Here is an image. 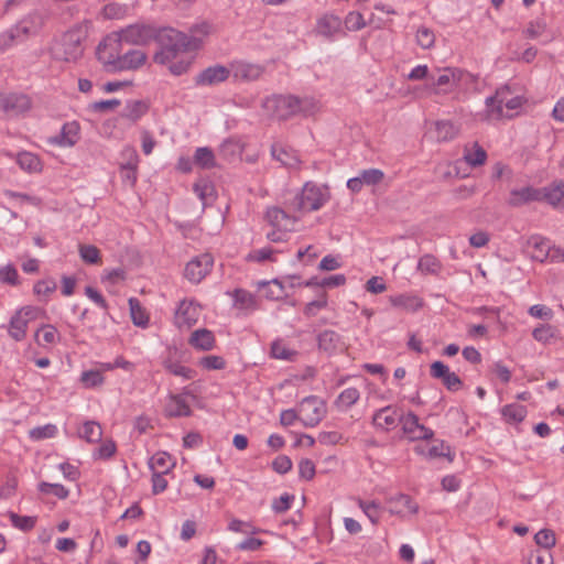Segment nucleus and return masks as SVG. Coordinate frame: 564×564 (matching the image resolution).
<instances>
[{
  "instance_id": "32",
  "label": "nucleus",
  "mask_w": 564,
  "mask_h": 564,
  "mask_svg": "<svg viewBox=\"0 0 564 564\" xmlns=\"http://www.w3.org/2000/svg\"><path fill=\"white\" fill-rule=\"evenodd\" d=\"M389 301L395 307H401L412 312L417 311L423 305L422 299L411 294H399L390 296Z\"/></svg>"
},
{
  "instance_id": "42",
  "label": "nucleus",
  "mask_w": 564,
  "mask_h": 564,
  "mask_svg": "<svg viewBox=\"0 0 564 564\" xmlns=\"http://www.w3.org/2000/svg\"><path fill=\"white\" fill-rule=\"evenodd\" d=\"M194 162L202 169H212L216 165L215 155L209 148H197L194 154Z\"/></svg>"
},
{
  "instance_id": "13",
  "label": "nucleus",
  "mask_w": 564,
  "mask_h": 564,
  "mask_svg": "<svg viewBox=\"0 0 564 564\" xmlns=\"http://www.w3.org/2000/svg\"><path fill=\"white\" fill-rule=\"evenodd\" d=\"M284 210L280 207H270L265 213L268 223L279 230L291 231L295 224L301 219L297 213L291 212L288 207Z\"/></svg>"
},
{
  "instance_id": "59",
  "label": "nucleus",
  "mask_w": 564,
  "mask_h": 564,
  "mask_svg": "<svg viewBox=\"0 0 564 564\" xmlns=\"http://www.w3.org/2000/svg\"><path fill=\"white\" fill-rule=\"evenodd\" d=\"M345 26L349 31H358L366 26V21L361 13L349 12L345 18Z\"/></svg>"
},
{
  "instance_id": "58",
  "label": "nucleus",
  "mask_w": 564,
  "mask_h": 564,
  "mask_svg": "<svg viewBox=\"0 0 564 564\" xmlns=\"http://www.w3.org/2000/svg\"><path fill=\"white\" fill-rule=\"evenodd\" d=\"M165 368L172 375L183 377L185 379H192L195 373V371L192 370L191 368H187V367L182 366L181 364L174 362V361H166Z\"/></svg>"
},
{
  "instance_id": "49",
  "label": "nucleus",
  "mask_w": 564,
  "mask_h": 564,
  "mask_svg": "<svg viewBox=\"0 0 564 564\" xmlns=\"http://www.w3.org/2000/svg\"><path fill=\"white\" fill-rule=\"evenodd\" d=\"M9 518L14 528L22 531H30L36 523V517L19 516L14 512H9Z\"/></svg>"
},
{
  "instance_id": "1",
  "label": "nucleus",
  "mask_w": 564,
  "mask_h": 564,
  "mask_svg": "<svg viewBox=\"0 0 564 564\" xmlns=\"http://www.w3.org/2000/svg\"><path fill=\"white\" fill-rule=\"evenodd\" d=\"M155 42L159 50L153 55L154 63L169 65V70L175 76L188 72L194 61L192 52L200 45V41L196 37L172 28L160 29Z\"/></svg>"
},
{
  "instance_id": "50",
  "label": "nucleus",
  "mask_w": 564,
  "mask_h": 564,
  "mask_svg": "<svg viewBox=\"0 0 564 564\" xmlns=\"http://www.w3.org/2000/svg\"><path fill=\"white\" fill-rule=\"evenodd\" d=\"M555 327L550 324H543L535 327L532 332L533 338L542 344H547L555 337Z\"/></svg>"
},
{
  "instance_id": "15",
  "label": "nucleus",
  "mask_w": 564,
  "mask_h": 564,
  "mask_svg": "<svg viewBox=\"0 0 564 564\" xmlns=\"http://www.w3.org/2000/svg\"><path fill=\"white\" fill-rule=\"evenodd\" d=\"M400 423L404 434L412 441L430 440L434 435L431 429L420 423L417 415L413 412L402 415Z\"/></svg>"
},
{
  "instance_id": "57",
  "label": "nucleus",
  "mask_w": 564,
  "mask_h": 564,
  "mask_svg": "<svg viewBox=\"0 0 564 564\" xmlns=\"http://www.w3.org/2000/svg\"><path fill=\"white\" fill-rule=\"evenodd\" d=\"M39 489L43 494H52L59 499H65L68 496V490L59 484L41 482Z\"/></svg>"
},
{
  "instance_id": "28",
  "label": "nucleus",
  "mask_w": 564,
  "mask_h": 564,
  "mask_svg": "<svg viewBox=\"0 0 564 564\" xmlns=\"http://www.w3.org/2000/svg\"><path fill=\"white\" fill-rule=\"evenodd\" d=\"M271 152L273 158L280 161L284 166L290 169H297L300 166L301 161L296 151L279 145H273Z\"/></svg>"
},
{
  "instance_id": "51",
  "label": "nucleus",
  "mask_w": 564,
  "mask_h": 564,
  "mask_svg": "<svg viewBox=\"0 0 564 564\" xmlns=\"http://www.w3.org/2000/svg\"><path fill=\"white\" fill-rule=\"evenodd\" d=\"M121 154L124 160L120 164L121 171L137 170L139 163V156L137 151L131 147H127L122 150Z\"/></svg>"
},
{
  "instance_id": "10",
  "label": "nucleus",
  "mask_w": 564,
  "mask_h": 564,
  "mask_svg": "<svg viewBox=\"0 0 564 564\" xmlns=\"http://www.w3.org/2000/svg\"><path fill=\"white\" fill-rule=\"evenodd\" d=\"M297 411L304 426L314 427L326 415V405L319 398L310 395L301 401Z\"/></svg>"
},
{
  "instance_id": "29",
  "label": "nucleus",
  "mask_w": 564,
  "mask_h": 564,
  "mask_svg": "<svg viewBox=\"0 0 564 564\" xmlns=\"http://www.w3.org/2000/svg\"><path fill=\"white\" fill-rule=\"evenodd\" d=\"M167 416H189L192 410L182 395H170L169 402L165 406Z\"/></svg>"
},
{
  "instance_id": "16",
  "label": "nucleus",
  "mask_w": 564,
  "mask_h": 564,
  "mask_svg": "<svg viewBox=\"0 0 564 564\" xmlns=\"http://www.w3.org/2000/svg\"><path fill=\"white\" fill-rule=\"evenodd\" d=\"M543 200V191L533 186H524L510 191L508 205L511 207H520L522 205Z\"/></svg>"
},
{
  "instance_id": "22",
  "label": "nucleus",
  "mask_w": 564,
  "mask_h": 564,
  "mask_svg": "<svg viewBox=\"0 0 564 564\" xmlns=\"http://www.w3.org/2000/svg\"><path fill=\"white\" fill-rule=\"evenodd\" d=\"M79 124L76 121L63 124L61 133L51 139V142L58 147H73L79 140Z\"/></svg>"
},
{
  "instance_id": "24",
  "label": "nucleus",
  "mask_w": 564,
  "mask_h": 564,
  "mask_svg": "<svg viewBox=\"0 0 564 564\" xmlns=\"http://www.w3.org/2000/svg\"><path fill=\"white\" fill-rule=\"evenodd\" d=\"M148 55L141 50H131L122 53L116 70H132L138 69L145 64Z\"/></svg>"
},
{
  "instance_id": "4",
  "label": "nucleus",
  "mask_w": 564,
  "mask_h": 564,
  "mask_svg": "<svg viewBox=\"0 0 564 564\" xmlns=\"http://www.w3.org/2000/svg\"><path fill=\"white\" fill-rule=\"evenodd\" d=\"M509 89L500 88L494 96L486 99L487 118L497 120L501 118H512L523 104V99L519 96L508 98Z\"/></svg>"
},
{
  "instance_id": "33",
  "label": "nucleus",
  "mask_w": 564,
  "mask_h": 564,
  "mask_svg": "<svg viewBox=\"0 0 564 564\" xmlns=\"http://www.w3.org/2000/svg\"><path fill=\"white\" fill-rule=\"evenodd\" d=\"M34 339L40 346L53 345L61 339L58 330L51 324H46L37 328Z\"/></svg>"
},
{
  "instance_id": "34",
  "label": "nucleus",
  "mask_w": 564,
  "mask_h": 564,
  "mask_svg": "<svg viewBox=\"0 0 564 564\" xmlns=\"http://www.w3.org/2000/svg\"><path fill=\"white\" fill-rule=\"evenodd\" d=\"M78 435L88 443H97L102 437V429L96 421H86L78 430Z\"/></svg>"
},
{
  "instance_id": "3",
  "label": "nucleus",
  "mask_w": 564,
  "mask_h": 564,
  "mask_svg": "<svg viewBox=\"0 0 564 564\" xmlns=\"http://www.w3.org/2000/svg\"><path fill=\"white\" fill-rule=\"evenodd\" d=\"M330 198L328 187L306 182L300 193L285 203V206L300 218L311 212L321 209Z\"/></svg>"
},
{
  "instance_id": "61",
  "label": "nucleus",
  "mask_w": 564,
  "mask_h": 564,
  "mask_svg": "<svg viewBox=\"0 0 564 564\" xmlns=\"http://www.w3.org/2000/svg\"><path fill=\"white\" fill-rule=\"evenodd\" d=\"M295 352L290 350L282 341H274L271 346V355L273 358L290 360Z\"/></svg>"
},
{
  "instance_id": "25",
  "label": "nucleus",
  "mask_w": 564,
  "mask_h": 564,
  "mask_svg": "<svg viewBox=\"0 0 564 564\" xmlns=\"http://www.w3.org/2000/svg\"><path fill=\"white\" fill-rule=\"evenodd\" d=\"M341 21L338 17L326 14L318 19L316 24V32L326 39H332L340 31Z\"/></svg>"
},
{
  "instance_id": "27",
  "label": "nucleus",
  "mask_w": 564,
  "mask_h": 564,
  "mask_svg": "<svg viewBox=\"0 0 564 564\" xmlns=\"http://www.w3.org/2000/svg\"><path fill=\"white\" fill-rule=\"evenodd\" d=\"M188 343L197 349L210 350L215 345V337L212 330L200 328L192 333Z\"/></svg>"
},
{
  "instance_id": "56",
  "label": "nucleus",
  "mask_w": 564,
  "mask_h": 564,
  "mask_svg": "<svg viewBox=\"0 0 564 564\" xmlns=\"http://www.w3.org/2000/svg\"><path fill=\"white\" fill-rule=\"evenodd\" d=\"M359 176L364 185H377L383 180L384 174L379 169H369L360 172Z\"/></svg>"
},
{
  "instance_id": "26",
  "label": "nucleus",
  "mask_w": 564,
  "mask_h": 564,
  "mask_svg": "<svg viewBox=\"0 0 564 564\" xmlns=\"http://www.w3.org/2000/svg\"><path fill=\"white\" fill-rule=\"evenodd\" d=\"M460 131V127L449 120H440L434 122L435 139L438 142H447L455 139Z\"/></svg>"
},
{
  "instance_id": "47",
  "label": "nucleus",
  "mask_w": 564,
  "mask_h": 564,
  "mask_svg": "<svg viewBox=\"0 0 564 564\" xmlns=\"http://www.w3.org/2000/svg\"><path fill=\"white\" fill-rule=\"evenodd\" d=\"M360 398V393L356 388L345 389L337 398L336 404L339 408L348 409L354 405Z\"/></svg>"
},
{
  "instance_id": "54",
  "label": "nucleus",
  "mask_w": 564,
  "mask_h": 564,
  "mask_svg": "<svg viewBox=\"0 0 564 564\" xmlns=\"http://www.w3.org/2000/svg\"><path fill=\"white\" fill-rule=\"evenodd\" d=\"M193 189L195 194L198 196V198L202 200L203 205H206L209 198H212L214 195V187L207 181L196 182L193 186Z\"/></svg>"
},
{
  "instance_id": "43",
  "label": "nucleus",
  "mask_w": 564,
  "mask_h": 564,
  "mask_svg": "<svg viewBox=\"0 0 564 564\" xmlns=\"http://www.w3.org/2000/svg\"><path fill=\"white\" fill-rule=\"evenodd\" d=\"M21 169L28 172H37L41 170V162L39 158L31 152H21L17 159Z\"/></svg>"
},
{
  "instance_id": "64",
  "label": "nucleus",
  "mask_w": 564,
  "mask_h": 564,
  "mask_svg": "<svg viewBox=\"0 0 564 564\" xmlns=\"http://www.w3.org/2000/svg\"><path fill=\"white\" fill-rule=\"evenodd\" d=\"M299 474L301 478L305 480H311L315 476V465L314 463L308 459L304 458L299 463Z\"/></svg>"
},
{
  "instance_id": "19",
  "label": "nucleus",
  "mask_w": 564,
  "mask_h": 564,
  "mask_svg": "<svg viewBox=\"0 0 564 564\" xmlns=\"http://www.w3.org/2000/svg\"><path fill=\"white\" fill-rule=\"evenodd\" d=\"M230 70L235 79L249 82L258 79L264 69L259 64L236 61L230 64Z\"/></svg>"
},
{
  "instance_id": "38",
  "label": "nucleus",
  "mask_w": 564,
  "mask_h": 564,
  "mask_svg": "<svg viewBox=\"0 0 564 564\" xmlns=\"http://www.w3.org/2000/svg\"><path fill=\"white\" fill-rule=\"evenodd\" d=\"M129 307L132 323L138 327L145 328L149 324V315L139 300L134 297L129 299Z\"/></svg>"
},
{
  "instance_id": "21",
  "label": "nucleus",
  "mask_w": 564,
  "mask_h": 564,
  "mask_svg": "<svg viewBox=\"0 0 564 564\" xmlns=\"http://www.w3.org/2000/svg\"><path fill=\"white\" fill-rule=\"evenodd\" d=\"M401 416L402 415L395 408L389 405L378 410L373 414L372 423L376 427L388 431L395 427L398 423H400Z\"/></svg>"
},
{
  "instance_id": "44",
  "label": "nucleus",
  "mask_w": 564,
  "mask_h": 564,
  "mask_svg": "<svg viewBox=\"0 0 564 564\" xmlns=\"http://www.w3.org/2000/svg\"><path fill=\"white\" fill-rule=\"evenodd\" d=\"M532 246L534 248V252L532 253L534 260L543 262L547 258L551 259L553 247H551L545 239H532Z\"/></svg>"
},
{
  "instance_id": "12",
  "label": "nucleus",
  "mask_w": 564,
  "mask_h": 564,
  "mask_svg": "<svg viewBox=\"0 0 564 564\" xmlns=\"http://www.w3.org/2000/svg\"><path fill=\"white\" fill-rule=\"evenodd\" d=\"M44 24L43 17L39 13H31L19 21L11 32L18 43L25 41L30 36L36 35Z\"/></svg>"
},
{
  "instance_id": "53",
  "label": "nucleus",
  "mask_w": 564,
  "mask_h": 564,
  "mask_svg": "<svg viewBox=\"0 0 564 564\" xmlns=\"http://www.w3.org/2000/svg\"><path fill=\"white\" fill-rule=\"evenodd\" d=\"M80 382L85 388H95L104 383V376L99 370H87L80 376Z\"/></svg>"
},
{
  "instance_id": "39",
  "label": "nucleus",
  "mask_w": 564,
  "mask_h": 564,
  "mask_svg": "<svg viewBox=\"0 0 564 564\" xmlns=\"http://www.w3.org/2000/svg\"><path fill=\"white\" fill-rule=\"evenodd\" d=\"M356 502L373 525L379 523L382 508L378 501H366L360 498H357Z\"/></svg>"
},
{
  "instance_id": "55",
  "label": "nucleus",
  "mask_w": 564,
  "mask_h": 564,
  "mask_svg": "<svg viewBox=\"0 0 564 564\" xmlns=\"http://www.w3.org/2000/svg\"><path fill=\"white\" fill-rule=\"evenodd\" d=\"M538 545L549 550L556 543L555 533L550 529H542L534 535Z\"/></svg>"
},
{
  "instance_id": "31",
  "label": "nucleus",
  "mask_w": 564,
  "mask_h": 564,
  "mask_svg": "<svg viewBox=\"0 0 564 564\" xmlns=\"http://www.w3.org/2000/svg\"><path fill=\"white\" fill-rule=\"evenodd\" d=\"M296 104V116L311 117L322 109L321 101L312 96L297 97Z\"/></svg>"
},
{
  "instance_id": "6",
  "label": "nucleus",
  "mask_w": 564,
  "mask_h": 564,
  "mask_svg": "<svg viewBox=\"0 0 564 564\" xmlns=\"http://www.w3.org/2000/svg\"><path fill=\"white\" fill-rule=\"evenodd\" d=\"M297 96L274 95L262 101V108L279 120H286L296 116Z\"/></svg>"
},
{
  "instance_id": "8",
  "label": "nucleus",
  "mask_w": 564,
  "mask_h": 564,
  "mask_svg": "<svg viewBox=\"0 0 564 564\" xmlns=\"http://www.w3.org/2000/svg\"><path fill=\"white\" fill-rule=\"evenodd\" d=\"M117 32L121 36L123 43L144 46L156 40L160 29L150 24L135 23Z\"/></svg>"
},
{
  "instance_id": "41",
  "label": "nucleus",
  "mask_w": 564,
  "mask_h": 564,
  "mask_svg": "<svg viewBox=\"0 0 564 564\" xmlns=\"http://www.w3.org/2000/svg\"><path fill=\"white\" fill-rule=\"evenodd\" d=\"M442 264L436 257L433 254H424L420 258L417 263V270L423 274H438L441 272Z\"/></svg>"
},
{
  "instance_id": "52",
  "label": "nucleus",
  "mask_w": 564,
  "mask_h": 564,
  "mask_svg": "<svg viewBox=\"0 0 564 564\" xmlns=\"http://www.w3.org/2000/svg\"><path fill=\"white\" fill-rule=\"evenodd\" d=\"M415 37L417 45L424 50L431 48L435 43L434 32L426 26H420L416 31Z\"/></svg>"
},
{
  "instance_id": "11",
  "label": "nucleus",
  "mask_w": 564,
  "mask_h": 564,
  "mask_svg": "<svg viewBox=\"0 0 564 564\" xmlns=\"http://www.w3.org/2000/svg\"><path fill=\"white\" fill-rule=\"evenodd\" d=\"M213 264L214 258L212 254H199L187 262L184 275L192 283H199L210 272Z\"/></svg>"
},
{
  "instance_id": "5",
  "label": "nucleus",
  "mask_w": 564,
  "mask_h": 564,
  "mask_svg": "<svg viewBox=\"0 0 564 564\" xmlns=\"http://www.w3.org/2000/svg\"><path fill=\"white\" fill-rule=\"evenodd\" d=\"M84 32L80 29H74L66 32L61 43L55 47V56L65 62H76L84 53L83 40Z\"/></svg>"
},
{
  "instance_id": "63",
  "label": "nucleus",
  "mask_w": 564,
  "mask_h": 564,
  "mask_svg": "<svg viewBox=\"0 0 564 564\" xmlns=\"http://www.w3.org/2000/svg\"><path fill=\"white\" fill-rule=\"evenodd\" d=\"M199 365L208 370H220L225 368V360L219 356H206L199 360Z\"/></svg>"
},
{
  "instance_id": "14",
  "label": "nucleus",
  "mask_w": 564,
  "mask_h": 564,
  "mask_svg": "<svg viewBox=\"0 0 564 564\" xmlns=\"http://www.w3.org/2000/svg\"><path fill=\"white\" fill-rule=\"evenodd\" d=\"M200 316V306L194 301L184 300L180 303L175 315L174 324L178 328H189L197 323Z\"/></svg>"
},
{
  "instance_id": "45",
  "label": "nucleus",
  "mask_w": 564,
  "mask_h": 564,
  "mask_svg": "<svg viewBox=\"0 0 564 564\" xmlns=\"http://www.w3.org/2000/svg\"><path fill=\"white\" fill-rule=\"evenodd\" d=\"M546 31V23L541 20L530 21L528 25L522 30V35L525 39L535 40L542 36Z\"/></svg>"
},
{
  "instance_id": "18",
  "label": "nucleus",
  "mask_w": 564,
  "mask_h": 564,
  "mask_svg": "<svg viewBox=\"0 0 564 564\" xmlns=\"http://www.w3.org/2000/svg\"><path fill=\"white\" fill-rule=\"evenodd\" d=\"M318 348L327 355H334L346 350L347 346L343 337L335 330L326 329L317 337Z\"/></svg>"
},
{
  "instance_id": "37",
  "label": "nucleus",
  "mask_w": 564,
  "mask_h": 564,
  "mask_svg": "<svg viewBox=\"0 0 564 564\" xmlns=\"http://www.w3.org/2000/svg\"><path fill=\"white\" fill-rule=\"evenodd\" d=\"M501 415L507 423L518 424L527 416V409L521 404H507L501 409Z\"/></svg>"
},
{
  "instance_id": "17",
  "label": "nucleus",
  "mask_w": 564,
  "mask_h": 564,
  "mask_svg": "<svg viewBox=\"0 0 564 564\" xmlns=\"http://www.w3.org/2000/svg\"><path fill=\"white\" fill-rule=\"evenodd\" d=\"M389 512L399 517L415 514L419 511V505L408 495L399 494L387 499Z\"/></svg>"
},
{
  "instance_id": "7",
  "label": "nucleus",
  "mask_w": 564,
  "mask_h": 564,
  "mask_svg": "<svg viewBox=\"0 0 564 564\" xmlns=\"http://www.w3.org/2000/svg\"><path fill=\"white\" fill-rule=\"evenodd\" d=\"M121 36L118 32H112L107 35L97 47L98 59L111 70H116L118 62L122 55Z\"/></svg>"
},
{
  "instance_id": "20",
  "label": "nucleus",
  "mask_w": 564,
  "mask_h": 564,
  "mask_svg": "<svg viewBox=\"0 0 564 564\" xmlns=\"http://www.w3.org/2000/svg\"><path fill=\"white\" fill-rule=\"evenodd\" d=\"M31 99L23 94H10L1 98V106L10 115H20L31 109Z\"/></svg>"
},
{
  "instance_id": "23",
  "label": "nucleus",
  "mask_w": 564,
  "mask_h": 564,
  "mask_svg": "<svg viewBox=\"0 0 564 564\" xmlns=\"http://www.w3.org/2000/svg\"><path fill=\"white\" fill-rule=\"evenodd\" d=\"M231 74L230 67L215 65L204 69L197 77L196 83L199 85H215L225 82Z\"/></svg>"
},
{
  "instance_id": "62",
  "label": "nucleus",
  "mask_w": 564,
  "mask_h": 564,
  "mask_svg": "<svg viewBox=\"0 0 564 564\" xmlns=\"http://www.w3.org/2000/svg\"><path fill=\"white\" fill-rule=\"evenodd\" d=\"M327 305V299L325 294H322L317 300L307 303L304 307V314L307 317H313L317 312Z\"/></svg>"
},
{
  "instance_id": "36",
  "label": "nucleus",
  "mask_w": 564,
  "mask_h": 564,
  "mask_svg": "<svg viewBox=\"0 0 564 564\" xmlns=\"http://www.w3.org/2000/svg\"><path fill=\"white\" fill-rule=\"evenodd\" d=\"M541 189L543 191V200L545 199L553 207H564V183Z\"/></svg>"
},
{
  "instance_id": "48",
  "label": "nucleus",
  "mask_w": 564,
  "mask_h": 564,
  "mask_svg": "<svg viewBox=\"0 0 564 564\" xmlns=\"http://www.w3.org/2000/svg\"><path fill=\"white\" fill-rule=\"evenodd\" d=\"M148 110V106L140 100L129 102L122 113L123 117L135 121L141 118Z\"/></svg>"
},
{
  "instance_id": "35",
  "label": "nucleus",
  "mask_w": 564,
  "mask_h": 564,
  "mask_svg": "<svg viewBox=\"0 0 564 564\" xmlns=\"http://www.w3.org/2000/svg\"><path fill=\"white\" fill-rule=\"evenodd\" d=\"M149 465L153 473L167 474L174 467L175 463L166 452H159L151 457Z\"/></svg>"
},
{
  "instance_id": "30",
  "label": "nucleus",
  "mask_w": 564,
  "mask_h": 564,
  "mask_svg": "<svg viewBox=\"0 0 564 564\" xmlns=\"http://www.w3.org/2000/svg\"><path fill=\"white\" fill-rule=\"evenodd\" d=\"M258 288L262 291L263 296L268 300L278 301L286 295L284 285L278 279L268 282L261 281L258 283Z\"/></svg>"
},
{
  "instance_id": "2",
  "label": "nucleus",
  "mask_w": 564,
  "mask_h": 564,
  "mask_svg": "<svg viewBox=\"0 0 564 564\" xmlns=\"http://www.w3.org/2000/svg\"><path fill=\"white\" fill-rule=\"evenodd\" d=\"M437 74H432L426 89L430 94L446 95L457 89H464L475 82V77L460 68H437Z\"/></svg>"
},
{
  "instance_id": "60",
  "label": "nucleus",
  "mask_w": 564,
  "mask_h": 564,
  "mask_svg": "<svg viewBox=\"0 0 564 564\" xmlns=\"http://www.w3.org/2000/svg\"><path fill=\"white\" fill-rule=\"evenodd\" d=\"M228 530L243 534H256L257 532H259V529L239 519H232L228 524Z\"/></svg>"
},
{
  "instance_id": "9",
  "label": "nucleus",
  "mask_w": 564,
  "mask_h": 564,
  "mask_svg": "<svg viewBox=\"0 0 564 564\" xmlns=\"http://www.w3.org/2000/svg\"><path fill=\"white\" fill-rule=\"evenodd\" d=\"M40 314V310L34 306H23L18 310L10 318L8 333L15 341H21L26 336V329L29 324L36 319Z\"/></svg>"
},
{
  "instance_id": "40",
  "label": "nucleus",
  "mask_w": 564,
  "mask_h": 564,
  "mask_svg": "<svg viewBox=\"0 0 564 564\" xmlns=\"http://www.w3.org/2000/svg\"><path fill=\"white\" fill-rule=\"evenodd\" d=\"M464 160L470 166H480L485 164L487 160V153L478 143H474L470 149H465Z\"/></svg>"
},
{
  "instance_id": "46",
  "label": "nucleus",
  "mask_w": 564,
  "mask_h": 564,
  "mask_svg": "<svg viewBox=\"0 0 564 564\" xmlns=\"http://www.w3.org/2000/svg\"><path fill=\"white\" fill-rule=\"evenodd\" d=\"M78 252L80 259L88 264H97L100 262V251L93 245H79Z\"/></svg>"
}]
</instances>
